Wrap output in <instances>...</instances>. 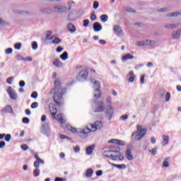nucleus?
Returning a JSON list of instances; mask_svg holds the SVG:
<instances>
[{
	"instance_id": "obj_1",
	"label": "nucleus",
	"mask_w": 181,
	"mask_h": 181,
	"mask_svg": "<svg viewBox=\"0 0 181 181\" xmlns=\"http://www.w3.org/2000/svg\"><path fill=\"white\" fill-rule=\"evenodd\" d=\"M57 76V74L54 73L52 74V78H54V88L52 89L50 91V94H54L53 100L57 105H62L64 104V99L63 98V95L67 93V90L64 88L62 89V83H60V78H56Z\"/></svg>"
},
{
	"instance_id": "obj_2",
	"label": "nucleus",
	"mask_w": 181,
	"mask_h": 181,
	"mask_svg": "<svg viewBox=\"0 0 181 181\" xmlns=\"http://www.w3.org/2000/svg\"><path fill=\"white\" fill-rule=\"evenodd\" d=\"M146 129H142V126H137V131L134 132L132 134V138L134 141H139L143 139L144 136L146 135Z\"/></svg>"
},
{
	"instance_id": "obj_3",
	"label": "nucleus",
	"mask_w": 181,
	"mask_h": 181,
	"mask_svg": "<svg viewBox=\"0 0 181 181\" xmlns=\"http://www.w3.org/2000/svg\"><path fill=\"white\" fill-rule=\"evenodd\" d=\"M93 88L95 92V98H96V100H98V98H101L102 92L100 90V88H101V85L100 84V82L95 81L93 82Z\"/></svg>"
},
{
	"instance_id": "obj_4",
	"label": "nucleus",
	"mask_w": 181,
	"mask_h": 181,
	"mask_svg": "<svg viewBox=\"0 0 181 181\" xmlns=\"http://www.w3.org/2000/svg\"><path fill=\"white\" fill-rule=\"evenodd\" d=\"M88 78V71L86 69H83L79 74L76 76V79L78 81H86Z\"/></svg>"
},
{
	"instance_id": "obj_5",
	"label": "nucleus",
	"mask_w": 181,
	"mask_h": 181,
	"mask_svg": "<svg viewBox=\"0 0 181 181\" xmlns=\"http://www.w3.org/2000/svg\"><path fill=\"white\" fill-rule=\"evenodd\" d=\"M41 132L44 134V135H47V136H50V127L47 124H44L41 128Z\"/></svg>"
},
{
	"instance_id": "obj_6",
	"label": "nucleus",
	"mask_w": 181,
	"mask_h": 181,
	"mask_svg": "<svg viewBox=\"0 0 181 181\" xmlns=\"http://www.w3.org/2000/svg\"><path fill=\"white\" fill-rule=\"evenodd\" d=\"M7 93L11 100H16V98H18V95H16V91L12 89V87L9 86L7 88Z\"/></svg>"
},
{
	"instance_id": "obj_7",
	"label": "nucleus",
	"mask_w": 181,
	"mask_h": 181,
	"mask_svg": "<svg viewBox=\"0 0 181 181\" xmlns=\"http://www.w3.org/2000/svg\"><path fill=\"white\" fill-rule=\"evenodd\" d=\"M98 104V107H96L94 112H103L105 110V106L104 105V102L98 101L96 102Z\"/></svg>"
},
{
	"instance_id": "obj_8",
	"label": "nucleus",
	"mask_w": 181,
	"mask_h": 181,
	"mask_svg": "<svg viewBox=\"0 0 181 181\" xmlns=\"http://www.w3.org/2000/svg\"><path fill=\"white\" fill-rule=\"evenodd\" d=\"M90 132H91V129L86 128L78 132L77 135L81 138H87V135L88 134H90Z\"/></svg>"
},
{
	"instance_id": "obj_9",
	"label": "nucleus",
	"mask_w": 181,
	"mask_h": 181,
	"mask_svg": "<svg viewBox=\"0 0 181 181\" xmlns=\"http://www.w3.org/2000/svg\"><path fill=\"white\" fill-rule=\"evenodd\" d=\"M40 12L41 13H44L45 15H52V13H53V8L52 6L47 8H41L40 9Z\"/></svg>"
},
{
	"instance_id": "obj_10",
	"label": "nucleus",
	"mask_w": 181,
	"mask_h": 181,
	"mask_svg": "<svg viewBox=\"0 0 181 181\" xmlns=\"http://www.w3.org/2000/svg\"><path fill=\"white\" fill-rule=\"evenodd\" d=\"M108 144H115V145H119V146H124L125 145V141L119 139H112L108 141Z\"/></svg>"
},
{
	"instance_id": "obj_11",
	"label": "nucleus",
	"mask_w": 181,
	"mask_h": 181,
	"mask_svg": "<svg viewBox=\"0 0 181 181\" xmlns=\"http://www.w3.org/2000/svg\"><path fill=\"white\" fill-rule=\"evenodd\" d=\"M113 30L116 36H122V35H124L122 28H121V26L119 25H115L113 28Z\"/></svg>"
},
{
	"instance_id": "obj_12",
	"label": "nucleus",
	"mask_w": 181,
	"mask_h": 181,
	"mask_svg": "<svg viewBox=\"0 0 181 181\" xmlns=\"http://www.w3.org/2000/svg\"><path fill=\"white\" fill-rule=\"evenodd\" d=\"M112 115H114V108L109 106V108L106 110V117L110 120L112 118Z\"/></svg>"
},
{
	"instance_id": "obj_13",
	"label": "nucleus",
	"mask_w": 181,
	"mask_h": 181,
	"mask_svg": "<svg viewBox=\"0 0 181 181\" xmlns=\"http://www.w3.org/2000/svg\"><path fill=\"white\" fill-rule=\"evenodd\" d=\"M1 112L4 114H13V110L11 105H6L1 110Z\"/></svg>"
},
{
	"instance_id": "obj_14",
	"label": "nucleus",
	"mask_w": 181,
	"mask_h": 181,
	"mask_svg": "<svg viewBox=\"0 0 181 181\" xmlns=\"http://www.w3.org/2000/svg\"><path fill=\"white\" fill-rule=\"evenodd\" d=\"M131 147H127L126 150V158L128 160H134V156H132Z\"/></svg>"
},
{
	"instance_id": "obj_15",
	"label": "nucleus",
	"mask_w": 181,
	"mask_h": 181,
	"mask_svg": "<svg viewBox=\"0 0 181 181\" xmlns=\"http://www.w3.org/2000/svg\"><path fill=\"white\" fill-rule=\"evenodd\" d=\"M93 28L94 32H100L103 30V25H101V24H100V23L98 22L94 23Z\"/></svg>"
},
{
	"instance_id": "obj_16",
	"label": "nucleus",
	"mask_w": 181,
	"mask_h": 181,
	"mask_svg": "<svg viewBox=\"0 0 181 181\" xmlns=\"http://www.w3.org/2000/svg\"><path fill=\"white\" fill-rule=\"evenodd\" d=\"M52 64L53 66H54V67H57V69L63 67V62H61L59 59L54 60Z\"/></svg>"
},
{
	"instance_id": "obj_17",
	"label": "nucleus",
	"mask_w": 181,
	"mask_h": 181,
	"mask_svg": "<svg viewBox=\"0 0 181 181\" xmlns=\"http://www.w3.org/2000/svg\"><path fill=\"white\" fill-rule=\"evenodd\" d=\"M49 111L51 112V115L53 119H56V114H57V109H56V107L49 106Z\"/></svg>"
},
{
	"instance_id": "obj_18",
	"label": "nucleus",
	"mask_w": 181,
	"mask_h": 181,
	"mask_svg": "<svg viewBox=\"0 0 181 181\" xmlns=\"http://www.w3.org/2000/svg\"><path fill=\"white\" fill-rule=\"evenodd\" d=\"M95 148V145L93 144L86 148V155H91L93 152H94V149Z\"/></svg>"
},
{
	"instance_id": "obj_19",
	"label": "nucleus",
	"mask_w": 181,
	"mask_h": 181,
	"mask_svg": "<svg viewBox=\"0 0 181 181\" xmlns=\"http://www.w3.org/2000/svg\"><path fill=\"white\" fill-rule=\"evenodd\" d=\"M179 15H181V13H177V12H173V13H168L166 16L168 18H177Z\"/></svg>"
},
{
	"instance_id": "obj_20",
	"label": "nucleus",
	"mask_w": 181,
	"mask_h": 181,
	"mask_svg": "<svg viewBox=\"0 0 181 181\" xmlns=\"http://www.w3.org/2000/svg\"><path fill=\"white\" fill-rule=\"evenodd\" d=\"M67 28L68 30L71 32V33H74V32H76V26H74V25L72 23L68 24Z\"/></svg>"
},
{
	"instance_id": "obj_21",
	"label": "nucleus",
	"mask_w": 181,
	"mask_h": 181,
	"mask_svg": "<svg viewBox=\"0 0 181 181\" xmlns=\"http://www.w3.org/2000/svg\"><path fill=\"white\" fill-rule=\"evenodd\" d=\"M163 142L162 146H165V145H168L169 144V136L163 135Z\"/></svg>"
},
{
	"instance_id": "obj_22",
	"label": "nucleus",
	"mask_w": 181,
	"mask_h": 181,
	"mask_svg": "<svg viewBox=\"0 0 181 181\" xmlns=\"http://www.w3.org/2000/svg\"><path fill=\"white\" fill-rule=\"evenodd\" d=\"M64 12H67V7L65 6H59L58 13H64Z\"/></svg>"
},
{
	"instance_id": "obj_23",
	"label": "nucleus",
	"mask_w": 181,
	"mask_h": 181,
	"mask_svg": "<svg viewBox=\"0 0 181 181\" xmlns=\"http://www.w3.org/2000/svg\"><path fill=\"white\" fill-rule=\"evenodd\" d=\"M132 59H134V55H131V54H127L122 57V60H132Z\"/></svg>"
},
{
	"instance_id": "obj_24",
	"label": "nucleus",
	"mask_w": 181,
	"mask_h": 181,
	"mask_svg": "<svg viewBox=\"0 0 181 181\" xmlns=\"http://www.w3.org/2000/svg\"><path fill=\"white\" fill-rule=\"evenodd\" d=\"M179 24H167L165 25V29H176Z\"/></svg>"
},
{
	"instance_id": "obj_25",
	"label": "nucleus",
	"mask_w": 181,
	"mask_h": 181,
	"mask_svg": "<svg viewBox=\"0 0 181 181\" xmlns=\"http://www.w3.org/2000/svg\"><path fill=\"white\" fill-rule=\"evenodd\" d=\"M93 173H94V170L92 168H89L86 172V177H91L93 176Z\"/></svg>"
},
{
	"instance_id": "obj_26",
	"label": "nucleus",
	"mask_w": 181,
	"mask_h": 181,
	"mask_svg": "<svg viewBox=\"0 0 181 181\" xmlns=\"http://www.w3.org/2000/svg\"><path fill=\"white\" fill-rule=\"evenodd\" d=\"M54 40H52V45H60L62 43V40L57 37H54Z\"/></svg>"
},
{
	"instance_id": "obj_27",
	"label": "nucleus",
	"mask_w": 181,
	"mask_h": 181,
	"mask_svg": "<svg viewBox=\"0 0 181 181\" xmlns=\"http://www.w3.org/2000/svg\"><path fill=\"white\" fill-rule=\"evenodd\" d=\"M59 57L62 59V60H67L69 59V53H67V52H64Z\"/></svg>"
},
{
	"instance_id": "obj_28",
	"label": "nucleus",
	"mask_w": 181,
	"mask_h": 181,
	"mask_svg": "<svg viewBox=\"0 0 181 181\" xmlns=\"http://www.w3.org/2000/svg\"><path fill=\"white\" fill-rule=\"evenodd\" d=\"M95 129H101V128H103V122L101 121H97L95 122Z\"/></svg>"
},
{
	"instance_id": "obj_29",
	"label": "nucleus",
	"mask_w": 181,
	"mask_h": 181,
	"mask_svg": "<svg viewBox=\"0 0 181 181\" xmlns=\"http://www.w3.org/2000/svg\"><path fill=\"white\" fill-rule=\"evenodd\" d=\"M170 160V158L168 157L166 158L163 163V165L164 166V168H169V161Z\"/></svg>"
},
{
	"instance_id": "obj_30",
	"label": "nucleus",
	"mask_w": 181,
	"mask_h": 181,
	"mask_svg": "<svg viewBox=\"0 0 181 181\" xmlns=\"http://www.w3.org/2000/svg\"><path fill=\"white\" fill-rule=\"evenodd\" d=\"M100 21L101 22L105 23V22H107V21H108V16L107 14H103L102 16H100Z\"/></svg>"
},
{
	"instance_id": "obj_31",
	"label": "nucleus",
	"mask_w": 181,
	"mask_h": 181,
	"mask_svg": "<svg viewBox=\"0 0 181 181\" xmlns=\"http://www.w3.org/2000/svg\"><path fill=\"white\" fill-rule=\"evenodd\" d=\"M52 36V33L51 31H47V35H46V40H53V39H54V37H50Z\"/></svg>"
},
{
	"instance_id": "obj_32",
	"label": "nucleus",
	"mask_w": 181,
	"mask_h": 181,
	"mask_svg": "<svg viewBox=\"0 0 181 181\" xmlns=\"http://www.w3.org/2000/svg\"><path fill=\"white\" fill-rule=\"evenodd\" d=\"M112 165L115 166V168H117V169H126L127 168V165L125 164H120V165L112 164Z\"/></svg>"
},
{
	"instance_id": "obj_33",
	"label": "nucleus",
	"mask_w": 181,
	"mask_h": 181,
	"mask_svg": "<svg viewBox=\"0 0 181 181\" xmlns=\"http://www.w3.org/2000/svg\"><path fill=\"white\" fill-rule=\"evenodd\" d=\"M156 42L151 40L144 41V46H149V45H155Z\"/></svg>"
},
{
	"instance_id": "obj_34",
	"label": "nucleus",
	"mask_w": 181,
	"mask_h": 181,
	"mask_svg": "<svg viewBox=\"0 0 181 181\" xmlns=\"http://www.w3.org/2000/svg\"><path fill=\"white\" fill-rule=\"evenodd\" d=\"M59 5L52 6L53 13H59Z\"/></svg>"
},
{
	"instance_id": "obj_35",
	"label": "nucleus",
	"mask_w": 181,
	"mask_h": 181,
	"mask_svg": "<svg viewBox=\"0 0 181 181\" xmlns=\"http://www.w3.org/2000/svg\"><path fill=\"white\" fill-rule=\"evenodd\" d=\"M173 39H179L180 37L181 33L177 31L176 33H173Z\"/></svg>"
},
{
	"instance_id": "obj_36",
	"label": "nucleus",
	"mask_w": 181,
	"mask_h": 181,
	"mask_svg": "<svg viewBox=\"0 0 181 181\" xmlns=\"http://www.w3.org/2000/svg\"><path fill=\"white\" fill-rule=\"evenodd\" d=\"M55 119H57L60 122V124L64 123V120L63 119V115H58L57 118L55 117Z\"/></svg>"
},
{
	"instance_id": "obj_37",
	"label": "nucleus",
	"mask_w": 181,
	"mask_h": 181,
	"mask_svg": "<svg viewBox=\"0 0 181 181\" xmlns=\"http://www.w3.org/2000/svg\"><path fill=\"white\" fill-rule=\"evenodd\" d=\"M68 129L69 131H71V132H73L74 134H77V129L76 128H74L71 126H68Z\"/></svg>"
},
{
	"instance_id": "obj_38",
	"label": "nucleus",
	"mask_w": 181,
	"mask_h": 181,
	"mask_svg": "<svg viewBox=\"0 0 181 181\" xmlns=\"http://www.w3.org/2000/svg\"><path fill=\"white\" fill-rule=\"evenodd\" d=\"M111 103H112V98H111V96H107L106 98L107 105H111Z\"/></svg>"
},
{
	"instance_id": "obj_39",
	"label": "nucleus",
	"mask_w": 181,
	"mask_h": 181,
	"mask_svg": "<svg viewBox=\"0 0 181 181\" xmlns=\"http://www.w3.org/2000/svg\"><path fill=\"white\" fill-rule=\"evenodd\" d=\"M22 47V43L17 42L14 45V49L16 50H21V48Z\"/></svg>"
},
{
	"instance_id": "obj_40",
	"label": "nucleus",
	"mask_w": 181,
	"mask_h": 181,
	"mask_svg": "<svg viewBox=\"0 0 181 181\" xmlns=\"http://www.w3.org/2000/svg\"><path fill=\"white\" fill-rule=\"evenodd\" d=\"M33 175L35 177H38V176L40 175V172L38 170V168H36L35 170H34L33 171Z\"/></svg>"
},
{
	"instance_id": "obj_41",
	"label": "nucleus",
	"mask_w": 181,
	"mask_h": 181,
	"mask_svg": "<svg viewBox=\"0 0 181 181\" xmlns=\"http://www.w3.org/2000/svg\"><path fill=\"white\" fill-rule=\"evenodd\" d=\"M156 151H158V147H155L152 150H149V152L152 154L153 156H155V155H156Z\"/></svg>"
},
{
	"instance_id": "obj_42",
	"label": "nucleus",
	"mask_w": 181,
	"mask_h": 181,
	"mask_svg": "<svg viewBox=\"0 0 181 181\" xmlns=\"http://www.w3.org/2000/svg\"><path fill=\"white\" fill-rule=\"evenodd\" d=\"M89 24H90V21L88 19L83 20V25L84 28H87V26H88Z\"/></svg>"
},
{
	"instance_id": "obj_43",
	"label": "nucleus",
	"mask_w": 181,
	"mask_h": 181,
	"mask_svg": "<svg viewBox=\"0 0 181 181\" xmlns=\"http://www.w3.org/2000/svg\"><path fill=\"white\" fill-rule=\"evenodd\" d=\"M165 94H166V90H165L164 89L160 90V95L161 98H165Z\"/></svg>"
},
{
	"instance_id": "obj_44",
	"label": "nucleus",
	"mask_w": 181,
	"mask_h": 181,
	"mask_svg": "<svg viewBox=\"0 0 181 181\" xmlns=\"http://www.w3.org/2000/svg\"><path fill=\"white\" fill-rule=\"evenodd\" d=\"M136 46H138V47L145 46V41H137L136 42Z\"/></svg>"
},
{
	"instance_id": "obj_45",
	"label": "nucleus",
	"mask_w": 181,
	"mask_h": 181,
	"mask_svg": "<svg viewBox=\"0 0 181 181\" xmlns=\"http://www.w3.org/2000/svg\"><path fill=\"white\" fill-rule=\"evenodd\" d=\"M35 159H36L37 160H40V163H41L42 165H43V163H45V161H44L43 160L40 159V158H39V155H37V153H35Z\"/></svg>"
},
{
	"instance_id": "obj_46",
	"label": "nucleus",
	"mask_w": 181,
	"mask_h": 181,
	"mask_svg": "<svg viewBox=\"0 0 181 181\" xmlns=\"http://www.w3.org/2000/svg\"><path fill=\"white\" fill-rule=\"evenodd\" d=\"M5 141L6 142H9V141H11V139L12 138V136H11V134H5Z\"/></svg>"
},
{
	"instance_id": "obj_47",
	"label": "nucleus",
	"mask_w": 181,
	"mask_h": 181,
	"mask_svg": "<svg viewBox=\"0 0 181 181\" xmlns=\"http://www.w3.org/2000/svg\"><path fill=\"white\" fill-rule=\"evenodd\" d=\"M98 6H100V4L98 3V1H95L93 2V9H98Z\"/></svg>"
},
{
	"instance_id": "obj_48",
	"label": "nucleus",
	"mask_w": 181,
	"mask_h": 181,
	"mask_svg": "<svg viewBox=\"0 0 181 181\" xmlns=\"http://www.w3.org/2000/svg\"><path fill=\"white\" fill-rule=\"evenodd\" d=\"M16 59L18 61L23 60L24 62V60H25V58H23V56H22V54H17Z\"/></svg>"
},
{
	"instance_id": "obj_49",
	"label": "nucleus",
	"mask_w": 181,
	"mask_h": 181,
	"mask_svg": "<svg viewBox=\"0 0 181 181\" xmlns=\"http://www.w3.org/2000/svg\"><path fill=\"white\" fill-rule=\"evenodd\" d=\"M12 81H13V76L9 77L6 79L7 84H12Z\"/></svg>"
},
{
	"instance_id": "obj_50",
	"label": "nucleus",
	"mask_w": 181,
	"mask_h": 181,
	"mask_svg": "<svg viewBox=\"0 0 181 181\" xmlns=\"http://www.w3.org/2000/svg\"><path fill=\"white\" fill-rule=\"evenodd\" d=\"M38 106H39V103L37 102H34L31 105V108L33 109L37 108Z\"/></svg>"
},
{
	"instance_id": "obj_51",
	"label": "nucleus",
	"mask_w": 181,
	"mask_h": 181,
	"mask_svg": "<svg viewBox=\"0 0 181 181\" xmlns=\"http://www.w3.org/2000/svg\"><path fill=\"white\" fill-rule=\"evenodd\" d=\"M0 25H1L2 26H6L8 25V23L2 20V18H0Z\"/></svg>"
},
{
	"instance_id": "obj_52",
	"label": "nucleus",
	"mask_w": 181,
	"mask_h": 181,
	"mask_svg": "<svg viewBox=\"0 0 181 181\" xmlns=\"http://www.w3.org/2000/svg\"><path fill=\"white\" fill-rule=\"evenodd\" d=\"M12 52H13V49H12V48H7L5 50L6 54H11L12 53Z\"/></svg>"
},
{
	"instance_id": "obj_53",
	"label": "nucleus",
	"mask_w": 181,
	"mask_h": 181,
	"mask_svg": "<svg viewBox=\"0 0 181 181\" xmlns=\"http://www.w3.org/2000/svg\"><path fill=\"white\" fill-rule=\"evenodd\" d=\"M32 48L33 49V50H36V49H37V42H32Z\"/></svg>"
},
{
	"instance_id": "obj_54",
	"label": "nucleus",
	"mask_w": 181,
	"mask_h": 181,
	"mask_svg": "<svg viewBox=\"0 0 181 181\" xmlns=\"http://www.w3.org/2000/svg\"><path fill=\"white\" fill-rule=\"evenodd\" d=\"M170 100V93L167 92L165 95V101L168 102Z\"/></svg>"
},
{
	"instance_id": "obj_55",
	"label": "nucleus",
	"mask_w": 181,
	"mask_h": 181,
	"mask_svg": "<svg viewBox=\"0 0 181 181\" xmlns=\"http://www.w3.org/2000/svg\"><path fill=\"white\" fill-rule=\"evenodd\" d=\"M22 122H23V124H29L30 120L28 117H23Z\"/></svg>"
},
{
	"instance_id": "obj_56",
	"label": "nucleus",
	"mask_w": 181,
	"mask_h": 181,
	"mask_svg": "<svg viewBox=\"0 0 181 181\" xmlns=\"http://www.w3.org/2000/svg\"><path fill=\"white\" fill-rule=\"evenodd\" d=\"M21 149H23V151H28L29 149V146L26 144H23L21 145Z\"/></svg>"
},
{
	"instance_id": "obj_57",
	"label": "nucleus",
	"mask_w": 181,
	"mask_h": 181,
	"mask_svg": "<svg viewBox=\"0 0 181 181\" xmlns=\"http://www.w3.org/2000/svg\"><path fill=\"white\" fill-rule=\"evenodd\" d=\"M135 76H130L129 78H128V81L129 83H134V81H135Z\"/></svg>"
},
{
	"instance_id": "obj_58",
	"label": "nucleus",
	"mask_w": 181,
	"mask_h": 181,
	"mask_svg": "<svg viewBox=\"0 0 181 181\" xmlns=\"http://www.w3.org/2000/svg\"><path fill=\"white\" fill-rule=\"evenodd\" d=\"M74 4V1H71L68 2L69 8H67V11H71V4Z\"/></svg>"
},
{
	"instance_id": "obj_59",
	"label": "nucleus",
	"mask_w": 181,
	"mask_h": 181,
	"mask_svg": "<svg viewBox=\"0 0 181 181\" xmlns=\"http://www.w3.org/2000/svg\"><path fill=\"white\" fill-rule=\"evenodd\" d=\"M74 152H75V153H77L78 152H80V146H76L74 148Z\"/></svg>"
},
{
	"instance_id": "obj_60",
	"label": "nucleus",
	"mask_w": 181,
	"mask_h": 181,
	"mask_svg": "<svg viewBox=\"0 0 181 181\" xmlns=\"http://www.w3.org/2000/svg\"><path fill=\"white\" fill-rule=\"evenodd\" d=\"M90 20L91 21H97V16H95V13H92L90 16Z\"/></svg>"
},
{
	"instance_id": "obj_61",
	"label": "nucleus",
	"mask_w": 181,
	"mask_h": 181,
	"mask_svg": "<svg viewBox=\"0 0 181 181\" xmlns=\"http://www.w3.org/2000/svg\"><path fill=\"white\" fill-rule=\"evenodd\" d=\"M31 98H37V92L34 91L31 94Z\"/></svg>"
},
{
	"instance_id": "obj_62",
	"label": "nucleus",
	"mask_w": 181,
	"mask_h": 181,
	"mask_svg": "<svg viewBox=\"0 0 181 181\" xmlns=\"http://www.w3.org/2000/svg\"><path fill=\"white\" fill-rule=\"evenodd\" d=\"M40 163V160H36L34 162V166L37 169L39 168V164Z\"/></svg>"
},
{
	"instance_id": "obj_63",
	"label": "nucleus",
	"mask_w": 181,
	"mask_h": 181,
	"mask_svg": "<svg viewBox=\"0 0 181 181\" xmlns=\"http://www.w3.org/2000/svg\"><path fill=\"white\" fill-rule=\"evenodd\" d=\"M124 156L121 155V153H118L117 159H119V160H124Z\"/></svg>"
},
{
	"instance_id": "obj_64",
	"label": "nucleus",
	"mask_w": 181,
	"mask_h": 181,
	"mask_svg": "<svg viewBox=\"0 0 181 181\" xmlns=\"http://www.w3.org/2000/svg\"><path fill=\"white\" fill-rule=\"evenodd\" d=\"M54 181H66V180H64V179H63V178H62V177H56V178L54 179Z\"/></svg>"
}]
</instances>
